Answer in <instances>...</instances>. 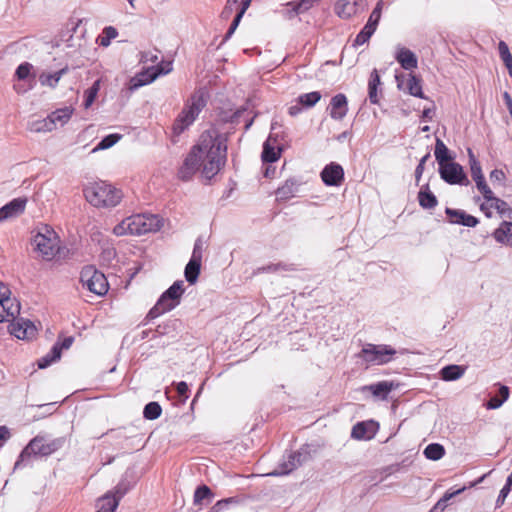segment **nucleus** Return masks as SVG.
<instances>
[{
  "label": "nucleus",
  "mask_w": 512,
  "mask_h": 512,
  "mask_svg": "<svg viewBox=\"0 0 512 512\" xmlns=\"http://www.w3.org/2000/svg\"><path fill=\"white\" fill-rule=\"evenodd\" d=\"M240 502L238 497H229L217 501L208 512H222L227 509L231 504H238Z\"/></svg>",
  "instance_id": "obj_48"
},
{
  "label": "nucleus",
  "mask_w": 512,
  "mask_h": 512,
  "mask_svg": "<svg viewBox=\"0 0 512 512\" xmlns=\"http://www.w3.org/2000/svg\"><path fill=\"white\" fill-rule=\"evenodd\" d=\"M32 68L33 65L29 62L21 63L15 71V77H17L18 80L27 79L31 73Z\"/></svg>",
  "instance_id": "obj_52"
},
{
  "label": "nucleus",
  "mask_w": 512,
  "mask_h": 512,
  "mask_svg": "<svg viewBox=\"0 0 512 512\" xmlns=\"http://www.w3.org/2000/svg\"><path fill=\"white\" fill-rule=\"evenodd\" d=\"M367 8V0H338L335 11L340 18L349 19Z\"/></svg>",
  "instance_id": "obj_14"
},
{
  "label": "nucleus",
  "mask_w": 512,
  "mask_h": 512,
  "mask_svg": "<svg viewBox=\"0 0 512 512\" xmlns=\"http://www.w3.org/2000/svg\"><path fill=\"white\" fill-rule=\"evenodd\" d=\"M162 227L161 219L154 214H136L127 217L113 228L116 236L144 235L156 232Z\"/></svg>",
  "instance_id": "obj_3"
},
{
  "label": "nucleus",
  "mask_w": 512,
  "mask_h": 512,
  "mask_svg": "<svg viewBox=\"0 0 512 512\" xmlns=\"http://www.w3.org/2000/svg\"><path fill=\"white\" fill-rule=\"evenodd\" d=\"M430 158V153H426L419 161L418 165L416 166V169H415V179H416V182L418 183L419 180L421 179L422 177V174L424 172V169H425V163L428 161V159Z\"/></svg>",
  "instance_id": "obj_58"
},
{
  "label": "nucleus",
  "mask_w": 512,
  "mask_h": 512,
  "mask_svg": "<svg viewBox=\"0 0 512 512\" xmlns=\"http://www.w3.org/2000/svg\"><path fill=\"white\" fill-rule=\"evenodd\" d=\"M162 408L158 402L152 401L145 405L143 417L147 420H155L161 416Z\"/></svg>",
  "instance_id": "obj_39"
},
{
  "label": "nucleus",
  "mask_w": 512,
  "mask_h": 512,
  "mask_svg": "<svg viewBox=\"0 0 512 512\" xmlns=\"http://www.w3.org/2000/svg\"><path fill=\"white\" fill-rule=\"evenodd\" d=\"M83 194L85 199L97 208L115 207L123 198L122 191L106 181L89 183L84 187Z\"/></svg>",
  "instance_id": "obj_2"
},
{
  "label": "nucleus",
  "mask_w": 512,
  "mask_h": 512,
  "mask_svg": "<svg viewBox=\"0 0 512 512\" xmlns=\"http://www.w3.org/2000/svg\"><path fill=\"white\" fill-rule=\"evenodd\" d=\"M171 70L172 64L170 62L165 67L157 65L146 68L130 79L128 89L130 92H134L138 88L152 83L159 75L168 74Z\"/></svg>",
  "instance_id": "obj_11"
},
{
  "label": "nucleus",
  "mask_w": 512,
  "mask_h": 512,
  "mask_svg": "<svg viewBox=\"0 0 512 512\" xmlns=\"http://www.w3.org/2000/svg\"><path fill=\"white\" fill-rule=\"evenodd\" d=\"M200 270L201 263L195 262L194 260H189L184 270V276L186 281L189 284H195L198 280Z\"/></svg>",
  "instance_id": "obj_34"
},
{
  "label": "nucleus",
  "mask_w": 512,
  "mask_h": 512,
  "mask_svg": "<svg viewBox=\"0 0 512 512\" xmlns=\"http://www.w3.org/2000/svg\"><path fill=\"white\" fill-rule=\"evenodd\" d=\"M214 498L212 490L207 485H200L196 488L193 495V504L195 506H201L203 504H209Z\"/></svg>",
  "instance_id": "obj_28"
},
{
  "label": "nucleus",
  "mask_w": 512,
  "mask_h": 512,
  "mask_svg": "<svg viewBox=\"0 0 512 512\" xmlns=\"http://www.w3.org/2000/svg\"><path fill=\"white\" fill-rule=\"evenodd\" d=\"M103 34H104V36L101 38L100 45L108 46L110 44L111 40L117 37L118 32L114 27L108 26V27L104 28Z\"/></svg>",
  "instance_id": "obj_54"
},
{
  "label": "nucleus",
  "mask_w": 512,
  "mask_h": 512,
  "mask_svg": "<svg viewBox=\"0 0 512 512\" xmlns=\"http://www.w3.org/2000/svg\"><path fill=\"white\" fill-rule=\"evenodd\" d=\"M466 490V486L459 488L457 490L451 491L448 490L444 493V495L436 502V504L428 511V512H443L448 506V501L453 497L461 494Z\"/></svg>",
  "instance_id": "obj_31"
},
{
  "label": "nucleus",
  "mask_w": 512,
  "mask_h": 512,
  "mask_svg": "<svg viewBox=\"0 0 512 512\" xmlns=\"http://www.w3.org/2000/svg\"><path fill=\"white\" fill-rule=\"evenodd\" d=\"M321 97L319 91H313L299 95L297 102L304 108H312L320 101Z\"/></svg>",
  "instance_id": "obj_35"
},
{
  "label": "nucleus",
  "mask_w": 512,
  "mask_h": 512,
  "mask_svg": "<svg viewBox=\"0 0 512 512\" xmlns=\"http://www.w3.org/2000/svg\"><path fill=\"white\" fill-rule=\"evenodd\" d=\"M11 335L18 339L29 340L37 334V328L33 322L24 318L12 320L8 326Z\"/></svg>",
  "instance_id": "obj_13"
},
{
  "label": "nucleus",
  "mask_w": 512,
  "mask_h": 512,
  "mask_svg": "<svg viewBox=\"0 0 512 512\" xmlns=\"http://www.w3.org/2000/svg\"><path fill=\"white\" fill-rule=\"evenodd\" d=\"M474 181L476 183L478 190L482 193L486 201H490L491 199H493L494 194L487 185L484 177H482L481 179H476Z\"/></svg>",
  "instance_id": "obj_51"
},
{
  "label": "nucleus",
  "mask_w": 512,
  "mask_h": 512,
  "mask_svg": "<svg viewBox=\"0 0 512 512\" xmlns=\"http://www.w3.org/2000/svg\"><path fill=\"white\" fill-rule=\"evenodd\" d=\"M243 15L241 13H237L236 16L234 17L228 31L226 32L225 36H224V39L227 40L229 39L233 33L235 32V30L237 29L241 19H242Z\"/></svg>",
  "instance_id": "obj_60"
},
{
  "label": "nucleus",
  "mask_w": 512,
  "mask_h": 512,
  "mask_svg": "<svg viewBox=\"0 0 512 512\" xmlns=\"http://www.w3.org/2000/svg\"><path fill=\"white\" fill-rule=\"evenodd\" d=\"M27 204V198H14L0 208V222L16 218L24 213Z\"/></svg>",
  "instance_id": "obj_17"
},
{
  "label": "nucleus",
  "mask_w": 512,
  "mask_h": 512,
  "mask_svg": "<svg viewBox=\"0 0 512 512\" xmlns=\"http://www.w3.org/2000/svg\"><path fill=\"white\" fill-rule=\"evenodd\" d=\"M419 205L424 209H433L438 205L436 196L430 191L429 185H423L418 192Z\"/></svg>",
  "instance_id": "obj_24"
},
{
  "label": "nucleus",
  "mask_w": 512,
  "mask_h": 512,
  "mask_svg": "<svg viewBox=\"0 0 512 512\" xmlns=\"http://www.w3.org/2000/svg\"><path fill=\"white\" fill-rule=\"evenodd\" d=\"M133 487V484L126 478H122L114 487L112 495L120 501Z\"/></svg>",
  "instance_id": "obj_41"
},
{
  "label": "nucleus",
  "mask_w": 512,
  "mask_h": 512,
  "mask_svg": "<svg viewBox=\"0 0 512 512\" xmlns=\"http://www.w3.org/2000/svg\"><path fill=\"white\" fill-rule=\"evenodd\" d=\"M407 90L412 96L424 98L421 80L413 74H409L407 79Z\"/></svg>",
  "instance_id": "obj_37"
},
{
  "label": "nucleus",
  "mask_w": 512,
  "mask_h": 512,
  "mask_svg": "<svg viewBox=\"0 0 512 512\" xmlns=\"http://www.w3.org/2000/svg\"><path fill=\"white\" fill-rule=\"evenodd\" d=\"M243 15L241 13H237L236 16L234 17L228 31L226 32L225 36H224V39L227 40L229 39L233 33L235 32V30L237 29L241 19H242Z\"/></svg>",
  "instance_id": "obj_59"
},
{
  "label": "nucleus",
  "mask_w": 512,
  "mask_h": 512,
  "mask_svg": "<svg viewBox=\"0 0 512 512\" xmlns=\"http://www.w3.org/2000/svg\"><path fill=\"white\" fill-rule=\"evenodd\" d=\"M226 151V144L216 130L204 131L179 169V178L187 181L203 166V176L211 180L225 165Z\"/></svg>",
  "instance_id": "obj_1"
},
{
  "label": "nucleus",
  "mask_w": 512,
  "mask_h": 512,
  "mask_svg": "<svg viewBox=\"0 0 512 512\" xmlns=\"http://www.w3.org/2000/svg\"><path fill=\"white\" fill-rule=\"evenodd\" d=\"M68 72V67H64L54 73H42L39 76V82L42 86H48L50 88H55L58 85V82L62 78L64 74Z\"/></svg>",
  "instance_id": "obj_30"
},
{
  "label": "nucleus",
  "mask_w": 512,
  "mask_h": 512,
  "mask_svg": "<svg viewBox=\"0 0 512 512\" xmlns=\"http://www.w3.org/2000/svg\"><path fill=\"white\" fill-rule=\"evenodd\" d=\"M375 27H371V25L365 24L361 31L356 35L353 46H361L369 41L371 36L375 33Z\"/></svg>",
  "instance_id": "obj_38"
},
{
  "label": "nucleus",
  "mask_w": 512,
  "mask_h": 512,
  "mask_svg": "<svg viewBox=\"0 0 512 512\" xmlns=\"http://www.w3.org/2000/svg\"><path fill=\"white\" fill-rule=\"evenodd\" d=\"M203 250H204V242L202 241L201 238H197L194 243V247H193V251H192L190 260H194L195 262L202 263Z\"/></svg>",
  "instance_id": "obj_53"
},
{
  "label": "nucleus",
  "mask_w": 512,
  "mask_h": 512,
  "mask_svg": "<svg viewBox=\"0 0 512 512\" xmlns=\"http://www.w3.org/2000/svg\"><path fill=\"white\" fill-rule=\"evenodd\" d=\"M279 270H285V271H294L295 268L292 264H285V263H277V264H269L266 266L259 267L255 274L259 273H273L277 272Z\"/></svg>",
  "instance_id": "obj_43"
},
{
  "label": "nucleus",
  "mask_w": 512,
  "mask_h": 512,
  "mask_svg": "<svg viewBox=\"0 0 512 512\" xmlns=\"http://www.w3.org/2000/svg\"><path fill=\"white\" fill-rule=\"evenodd\" d=\"M470 171L473 180L481 179L483 176L480 162L476 159L473 151L468 149Z\"/></svg>",
  "instance_id": "obj_44"
},
{
  "label": "nucleus",
  "mask_w": 512,
  "mask_h": 512,
  "mask_svg": "<svg viewBox=\"0 0 512 512\" xmlns=\"http://www.w3.org/2000/svg\"><path fill=\"white\" fill-rule=\"evenodd\" d=\"M184 291V282L182 280L175 281L161 294L156 304L147 313L145 321L153 320L177 307L180 304Z\"/></svg>",
  "instance_id": "obj_5"
},
{
  "label": "nucleus",
  "mask_w": 512,
  "mask_h": 512,
  "mask_svg": "<svg viewBox=\"0 0 512 512\" xmlns=\"http://www.w3.org/2000/svg\"><path fill=\"white\" fill-rule=\"evenodd\" d=\"M299 184L294 179H288L285 183L278 187L275 194L278 200L286 201L293 198L298 192Z\"/></svg>",
  "instance_id": "obj_23"
},
{
  "label": "nucleus",
  "mask_w": 512,
  "mask_h": 512,
  "mask_svg": "<svg viewBox=\"0 0 512 512\" xmlns=\"http://www.w3.org/2000/svg\"><path fill=\"white\" fill-rule=\"evenodd\" d=\"M321 179L326 186H340L344 180V170L338 163L331 162L326 165L320 173Z\"/></svg>",
  "instance_id": "obj_16"
},
{
  "label": "nucleus",
  "mask_w": 512,
  "mask_h": 512,
  "mask_svg": "<svg viewBox=\"0 0 512 512\" xmlns=\"http://www.w3.org/2000/svg\"><path fill=\"white\" fill-rule=\"evenodd\" d=\"M396 351L389 345L366 344L359 356L367 363L382 365L388 363Z\"/></svg>",
  "instance_id": "obj_10"
},
{
  "label": "nucleus",
  "mask_w": 512,
  "mask_h": 512,
  "mask_svg": "<svg viewBox=\"0 0 512 512\" xmlns=\"http://www.w3.org/2000/svg\"><path fill=\"white\" fill-rule=\"evenodd\" d=\"M272 142L275 143L276 139L272 137V135H269L267 140L264 142L263 145V151H262V161L267 163H274L276 162L280 156L282 149L278 147L277 149L272 145Z\"/></svg>",
  "instance_id": "obj_22"
},
{
  "label": "nucleus",
  "mask_w": 512,
  "mask_h": 512,
  "mask_svg": "<svg viewBox=\"0 0 512 512\" xmlns=\"http://www.w3.org/2000/svg\"><path fill=\"white\" fill-rule=\"evenodd\" d=\"M381 84L380 76L378 74L377 69H373L370 73L369 81H368V96L369 101L372 104H378L379 103V94H378V87Z\"/></svg>",
  "instance_id": "obj_27"
},
{
  "label": "nucleus",
  "mask_w": 512,
  "mask_h": 512,
  "mask_svg": "<svg viewBox=\"0 0 512 512\" xmlns=\"http://www.w3.org/2000/svg\"><path fill=\"white\" fill-rule=\"evenodd\" d=\"M329 115L333 120L341 121L348 113V100L345 94L338 93L333 96L329 104Z\"/></svg>",
  "instance_id": "obj_18"
},
{
  "label": "nucleus",
  "mask_w": 512,
  "mask_h": 512,
  "mask_svg": "<svg viewBox=\"0 0 512 512\" xmlns=\"http://www.w3.org/2000/svg\"><path fill=\"white\" fill-rule=\"evenodd\" d=\"M466 368L460 365H447L440 370L441 379L444 381H455L461 378Z\"/></svg>",
  "instance_id": "obj_29"
},
{
  "label": "nucleus",
  "mask_w": 512,
  "mask_h": 512,
  "mask_svg": "<svg viewBox=\"0 0 512 512\" xmlns=\"http://www.w3.org/2000/svg\"><path fill=\"white\" fill-rule=\"evenodd\" d=\"M395 388L396 385L391 381H380L375 384L364 386L363 390H368L373 394V396L385 400L387 399L388 394Z\"/></svg>",
  "instance_id": "obj_21"
},
{
  "label": "nucleus",
  "mask_w": 512,
  "mask_h": 512,
  "mask_svg": "<svg viewBox=\"0 0 512 512\" xmlns=\"http://www.w3.org/2000/svg\"><path fill=\"white\" fill-rule=\"evenodd\" d=\"M2 301L6 322L15 320L20 314V302L15 297L4 298Z\"/></svg>",
  "instance_id": "obj_26"
},
{
  "label": "nucleus",
  "mask_w": 512,
  "mask_h": 512,
  "mask_svg": "<svg viewBox=\"0 0 512 512\" xmlns=\"http://www.w3.org/2000/svg\"><path fill=\"white\" fill-rule=\"evenodd\" d=\"M205 106L206 100L203 93L196 92L192 94L174 121L173 132L177 135L183 133L190 125L193 124Z\"/></svg>",
  "instance_id": "obj_6"
},
{
  "label": "nucleus",
  "mask_w": 512,
  "mask_h": 512,
  "mask_svg": "<svg viewBox=\"0 0 512 512\" xmlns=\"http://www.w3.org/2000/svg\"><path fill=\"white\" fill-rule=\"evenodd\" d=\"M121 138L119 134H109L105 136L95 147L96 150H105L115 145Z\"/></svg>",
  "instance_id": "obj_49"
},
{
  "label": "nucleus",
  "mask_w": 512,
  "mask_h": 512,
  "mask_svg": "<svg viewBox=\"0 0 512 512\" xmlns=\"http://www.w3.org/2000/svg\"><path fill=\"white\" fill-rule=\"evenodd\" d=\"M244 111H246V108H239L236 111H234L230 116L222 117V120L225 122L237 124L239 123V118Z\"/></svg>",
  "instance_id": "obj_61"
},
{
  "label": "nucleus",
  "mask_w": 512,
  "mask_h": 512,
  "mask_svg": "<svg viewBox=\"0 0 512 512\" xmlns=\"http://www.w3.org/2000/svg\"><path fill=\"white\" fill-rule=\"evenodd\" d=\"M177 392L179 396L183 397L184 399H187L189 397V388L186 382L181 381L177 384Z\"/></svg>",
  "instance_id": "obj_64"
},
{
  "label": "nucleus",
  "mask_w": 512,
  "mask_h": 512,
  "mask_svg": "<svg viewBox=\"0 0 512 512\" xmlns=\"http://www.w3.org/2000/svg\"><path fill=\"white\" fill-rule=\"evenodd\" d=\"M498 50L500 58L508 69L510 76H512V55L509 51L508 45L504 41H500L498 44Z\"/></svg>",
  "instance_id": "obj_40"
},
{
  "label": "nucleus",
  "mask_w": 512,
  "mask_h": 512,
  "mask_svg": "<svg viewBox=\"0 0 512 512\" xmlns=\"http://www.w3.org/2000/svg\"><path fill=\"white\" fill-rule=\"evenodd\" d=\"M65 443L64 438H55L47 440L46 437L37 435L26 445L21 451L17 461L15 462L14 469L20 468L24 461L31 456L46 457L58 451Z\"/></svg>",
  "instance_id": "obj_4"
},
{
  "label": "nucleus",
  "mask_w": 512,
  "mask_h": 512,
  "mask_svg": "<svg viewBox=\"0 0 512 512\" xmlns=\"http://www.w3.org/2000/svg\"><path fill=\"white\" fill-rule=\"evenodd\" d=\"M73 341L74 338L71 336L65 337L62 341H57L52 347L54 357H61L62 350L70 348Z\"/></svg>",
  "instance_id": "obj_50"
},
{
  "label": "nucleus",
  "mask_w": 512,
  "mask_h": 512,
  "mask_svg": "<svg viewBox=\"0 0 512 512\" xmlns=\"http://www.w3.org/2000/svg\"><path fill=\"white\" fill-rule=\"evenodd\" d=\"M395 59L399 62L401 67L405 70H413L418 66V59L416 55L405 47H398Z\"/></svg>",
  "instance_id": "obj_20"
},
{
  "label": "nucleus",
  "mask_w": 512,
  "mask_h": 512,
  "mask_svg": "<svg viewBox=\"0 0 512 512\" xmlns=\"http://www.w3.org/2000/svg\"><path fill=\"white\" fill-rule=\"evenodd\" d=\"M445 213L451 224L475 227L479 223V220L476 217L467 214L464 210L461 209H452L447 207L445 209Z\"/></svg>",
  "instance_id": "obj_19"
},
{
  "label": "nucleus",
  "mask_w": 512,
  "mask_h": 512,
  "mask_svg": "<svg viewBox=\"0 0 512 512\" xmlns=\"http://www.w3.org/2000/svg\"><path fill=\"white\" fill-rule=\"evenodd\" d=\"M490 180L492 183H498L501 186H504L506 181V175L505 173L500 169H494L490 172Z\"/></svg>",
  "instance_id": "obj_57"
},
{
  "label": "nucleus",
  "mask_w": 512,
  "mask_h": 512,
  "mask_svg": "<svg viewBox=\"0 0 512 512\" xmlns=\"http://www.w3.org/2000/svg\"><path fill=\"white\" fill-rule=\"evenodd\" d=\"M80 282L84 288L97 296L105 295L109 289L105 275L94 266H85L82 268Z\"/></svg>",
  "instance_id": "obj_8"
},
{
  "label": "nucleus",
  "mask_w": 512,
  "mask_h": 512,
  "mask_svg": "<svg viewBox=\"0 0 512 512\" xmlns=\"http://www.w3.org/2000/svg\"><path fill=\"white\" fill-rule=\"evenodd\" d=\"M74 109L72 107H63L51 112L46 118L38 120L32 124V129L36 132H50L57 126H64L72 117Z\"/></svg>",
  "instance_id": "obj_9"
},
{
  "label": "nucleus",
  "mask_w": 512,
  "mask_h": 512,
  "mask_svg": "<svg viewBox=\"0 0 512 512\" xmlns=\"http://www.w3.org/2000/svg\"><path fill=\"white\" fill-rule=\"evenodd\" d=\"M493 237L497 242L512 247V222L503 221L500 226L493 232Z\"/></svg>",
  "instance_id": "obj_25"
},
{
  "label": "nucleus",
  "mask_w": 512,
  "mask_h": 512,
  "mask_svg": "<svg viewBox=\"0 0 512 512\" xmlns=\"http://www.w3.org/2000/svg\"><path fill=\"white\" fill-rule=\"evenodd\" d=\"M423 454L427 459L437 461L445 455V449L441 444L431 443L426 446Z\"/></svg>",
  "instance_id": "obj_36"
},
{
  "label": "nucleus",
  "mask_w": 512,
  "mask_h": 512,
  "mask_svg": "<svg viewBox=\"0 0 512 512\" xmlns=\"http://www.w3.org/2000/svg\"><path fill=\"white\" fill-rule=\"evenodd\" d=\"M383 5H384L383 0H379L377 2L376 6L372 10V12L368 18V21L366 23L367 25H371V27H375V29H377V26L381 19Z\"/></svg>",
  "instance_id": "obj_46"
},
{
  "label": "nucleus",
  "mask_w": 512,
  "mask_h": 512,
  "mask_svg": "<svg viewBox=\"0 0 512 512\" xmlns=\"http://www.w3.org/2000/svg\"><path fill=\"white\" fill-rule=\"evenodd\" d=\"M314 5V0H300L288 2L287 6L292 8V11L298 15L307 12Z\"/></svg>",
  "instance_id": "obj_45"
},
{
  "label": "nucleus",
  "mask_w": 512,
  "mask_h": 512,
  "mask_svg": "<svg viewBox=\"0 0 512 512\" xmlns=\"http://www.w3.org/2000/svg\"><path fill=\"white\" fill-rule=\"evenodd\" d=\"M119 502L120 501L112 495V492H107L98 500V512H115Z\"/></svg>",
  "instance_id": "obj_32"
},
{
  "label": "nucleus",
  "mask_w": 512,
  "mask_h": 512,
  "mask_svg": "<svg viewBox=\"0 0 512 512\" xmlns=\"http://www.w3.org/2000/svg\"><path fill=\"white\" fill-rule=\"evenodd\" d=\"M510 491L511 490L508 488V486L502 487V489L500 490V493L496 499V508H500L504 504L505 499L509 495Z\"/></svg>",
  "instance_id": "obj_62"
},
{
  "label": "nucleus",
  "mask_w": 512,
  "mask_h": 512,
  "mask_svg": "<svg viewBox=\"0 0 512 512\" xmlns=\"http://www.w3.org/2000/svg\"><path fill=\"white\" fill-rule=\"evenodd\" d=\"M237 6H238L237 0H227L226 5L224 6V8L221 12V17L223 19H229L230 16L232 15V13L234 12V10L237 8Z\"/></svg>",
  "instance_id": "obj_55"
},
{
  "label": "nucleus",
  "mask_w": 512,
  "mask_h": 512,
  "mask_svg": "<svg viewBox=\"0 0 512 512\" xmlns=\"http://www.w3.org/2000/svg\"><path fill=\"white\" fill-rule=\"evenodd\" d=\"M60 240L56 232L48 225L39 227L33 237L35 250L46 260H52L59 253Z\"/></svg>",
  "instance_id": "obj_7"
},
{
  "label": "nucleus",
  "mask_w": 512,
  "mask_h": 512,
  "mask_svg": "<svg viewBox=\"0 0 512 512\" xmlns=\"http://www.w3.org/2000/svg\"><path fill=\"white\" fill-rule=\"evenodd\" d=\"M434 155L439 164V167H441V165L449 163L448 161L452 159L449 153V149L447 148L445 143L439 138L436 139Z\"/></svg>",
  "instance_id": "obj_33"
},
{
  "label": "nucleus",
  "mask_w": 512,
  "mask_h": 512,
  "mask_svg": "<svg viewBox=\"0 0 512 512\" xmlns=\"http://www.w3.org/2000/svg\"><path fill=\"white\" fill-rule=\"evenodd\" d=\"M439 174L441 179L450 185L467 186L470 184L463 167L457 162H449L445 165H441V167H439Z\"/></svg>",
  "instance_id": "obj_12"
},
{
  "label": "nucleus",
  "mask_w": 512,
  "mask_h": 512,
  "mask_svg": "<svg viewBox=\"0 0 512 512\" xmlns=\"http://www.w3.org/2000/svg\"><path fill=\"white\" fill-rule=\"evenodd\" d=\"M399 470V465H389L381 469L380 473L382 474L380 481H383L388 476Z\"/></svg>",
  "instance_id": "obj_63"
},
{
  "label": "nucleus",
  "mask_w": 512,
  "mask_h": 512,
  "mask_svg": "<svg viewBox=\"0 0 512 512\" xmlns=\"http://www.w3.org/2000/svg\"><path fill=\"white\" fill-rule=\"evenodd\" d=\"M58 359H60V357H54L53 348H51L50 352L47 355L39 359L38 367L40 369H44L48 367L51 363L57 361Z\"/></svg>",
  "instance_id": "obj_56"
},
{
  "label": "nucleus",
  "mask_w": 512,
  "mask_h": 512,
  "mask_svg": "<svg viewBox=\"0 0 512 512\" xmlns=\"http://www.w3.org/2000/svg\"><path fill=\"white\" fill-rule=\"evenodd\" d=\"M351 437L354 439H370L372 436L368 435L367 431V423L365 422H358L356 423L351 431Z\"/></svg>",
  "instance_id": "obj_47"
},
{
  "label": "nucleus",
  "mask_w": 512,
  "mask_h": 512,
  "mask_svg": "<svg viewBox=\"0 0 512 512\" xmlns=\"http://www.w3.org/2000/svg\"><path fill=\"white\" fill-rule=\"evenodd\" d=\"M489 202H491V207L495 208L501 216L510 217L512 215V208L506 201L493 195V199Z\"/></svg>",
  "instance_id": "obj_42"
},
{
  "label": "nucleus",
  "mask_w": 512,
  "mask_h": 512,
  "mask_svg": "<svg viewBox=\"0 0 512 512\" xmlns=\"http://www.w3.org/2000/svg\"><path fill=\"white\" fill-rule=\"evenodd\" d=\"M303 454L301 452H291L287 455V457L283 458L281 462H279L278 466L270 473L268 476H284L288 475L299 466L302 465L303 462Z\"/></svg>",
  "instance_id": "obj_15"
}]
</instances>
